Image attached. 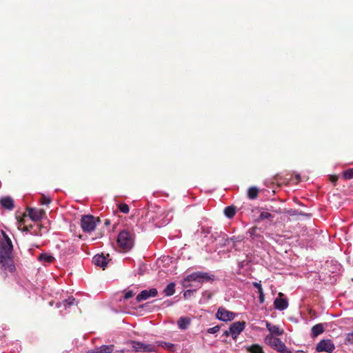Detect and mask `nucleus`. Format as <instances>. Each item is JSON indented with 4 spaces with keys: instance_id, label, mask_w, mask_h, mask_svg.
Returning a JSON list of instances; mask_svg holds the SVG:
<instances>
[{
    "instance_id": "nucleus-1",
    "label": "nucleus",
    "mask_w": 353,
    "mask_h": 353,
    "mask_svg": "<svg viewBox=\"0 0 353 353\" xmlns=\"http://www.w3.org/2000/svg\"><path fill=\"white\" fill-rule=\"evenodd\" d=\"M1 233L3 239H0V268L12 272L15 270L12 256L13 245L6 232L1 230Z\"/></svg>"
},
{
    "instance_id": "nucleus-2",
    "label": "nucleus",
    "mask_w": 353,
    "mask_h": 353,
    "mask_svg": "<svg viewBox=\"0 0 353 353\" xmlns=\"http://www.w3.org/2000/svg\"><path fill=\"white\" fill-rule=\"evenodd\" d=\"M264 341L266 344L270 345L272 348L280 353H292V352L285 345L279 338L271 335H267Z\"/></svg>"
},
{
    "instance_id": "nucleus-3",
    "label": "nucleus",
    "mask_w": 353,
    "mask_h": 353,
    "mask_svg": "<svg viewBox=\"0 0 353 353\" xmlns=\"http://www.w3.org/2000/svg\"><path fill=\"white\" fill-rule=\"evenodd\" d=\"M214 274L209 272L199 271L188 275L185 280V281H196L201 283L207 281H214Z\"/></svg>"
},
{
    "instance_id": "nucleus-4",
    "label": "nucleus",
    "mask_w": 353,
    "mask_h": 353,
    "mask_svg": "<svg viewBox=\"0 0 353 353\" xmlns=\"http://www.w3.org/2000/svg\"><path fill=\"white\" fill-rule=\"evenodd\" d=\"M117 243L124 250H130L134 244L132 234L125 230L121 232L117 238Z\"/></svg>"
},
{
    "instance_id": "nucleus-5",
    "label": "nucleus",
    "mask_w": 353,
    "mask_h": 353,
    "mask_svg": "<svg viewBox=\"0 0 353 353\" xmlns=\"http://www.w3.org/2000/svg\"><path fill=\"white\" fill-rule=\"evenodd\" d=\"M99 220L92 215H84L81 219V226L83 232H92Z\"/></svg>"
},
{
    "instance_id": "nucleus-6",
    "label": "nucleus",
    "mask_w": 353,
    "mask_h": 353,
    "mask_svg": "<svg viewBox=\"0 0 353 353\" xmlns=\"http://www.w3.org/2000/svg\"><path fill=\"white\" fill-rule=\"evenodd\" d=\"M172 219L171 212L159 211L155 216H152L150 219H152L155 225L162 227L167 225Z\"/></svg>"
},
{
    "instance_id": "nucleus-7",
    "label": "nucleus",
    "mask_w": 353,
    "mask_h": 353,
    "mask_svg": "<svg viewBox=\"0 0 353 353\" xmlns=\"http://www.w3.org/2000/svg\"><path fill=\"white\" fill-rule=\"evenodd\" d=\"M245 323L244 321H236L232 323L228 330H225L223 335L226 337L231 336L233 339H236L241 332L245 329Z\"/></svg>"
},
{
    "instance_id": "nucleus-8",
    "label": "nucleus",
    "mask_w": 353,
    "mask_h": 353,
    "mask_svg": "<svg viewBox=\"0 0 353 353\" xmlns=\"http://www.w3.org/2000/svg\"><path fill=\"white\" fill-rule=\"evenodd\" d=\"M210 239L212 242H216L220 248L227 246L230 243L229 237L223 232H212Z\"/></svg>"
},
{
    "instance_id": "nucleus-9",
    "label": "nucleus",
    "mask_w": 353,
    "mask_h": 353,
    "mask_svg": "<svg viewBox=\"0 0 353 353\" xmlns=\"http://www.w3.org/2000/svg\"><path fill=\"white\" fill-rule=\"evenodd\" d=\"M235 316L234 312H230L223 307H219L216 314V319L224 322L231 321L234 319Z\"/></svg>"
},
{
    "instance_id": "nucleus-10",
    "label": "nucleus",
    "mask_w": 353,
    "mask_h": 353,
    "mask_svg": "<svg viewBox=\"0 0 353 353\" xmlns=\"http://www.w3.org/2000/svg\"><path fill=\"white\" fill-rule=\"evenodd\" d=\"M335 349L334 343L330 339H323L316 345V350L318 352H325L332 353Z\"/></svg>"
},
{
    "instance_id": "nucleus-11",
    "label": "nucleus",
    "mask_w": 353,
    "mask_h": 353,
    "mask_svg": "<svg viewBox=\"0 0 353 353\" xmlns=\"http://www.w3.org/2000/svg\"><path fill=\"white\" fill-rule=\"evenodd\" d=\"M132 347L136 352H155L156 347L154 345L148 344V343H143L139 341H132Z\"/></svg>"
},
{
    "instance_id": "nucleus-12",
    "label": "nucleus",
    "mask_w": 353,
    "mask_h": 353,
    "mask_svg": "<svg viewBox=\"0 0 353 353\" xmlns=\"http://www.w3.org/2000/svg\"><path fill=\"white\" fill-rule=\"evenodd\" d=\"M28 216L34 221H40L44 216L45 212L42 209L29 208L28 209Z\"/></svg>"
},
{
    "instance_id": "nucleus-13",
    "label": "nucleus",
    "mask_w": 353,
    "mask_h": 353,
    "mask_svg": "<svg viewBox=\"0 0 353 353\" xmlns=\"http://www.w3.org/2000/svg\"><path fill=\"white\" fill-rule=\"evenodd\" d=\"M158 292L157 289L152 288L149 290H145L141 291L137 296V301L138 302L148 299L149 297H154L157 296Z\"/></svg>"
},
{
    "instance_id": "nucleus-14",
    "label": "nucleus",
    "mask_w": 353,
    "mask_h": 353,
    "mask_svg": "<svg viewBox=\"0 0 353 353\" xmlns=\"http://www.w3.org/2000/svg\"><path fill=\"white\" fill-rule=\"evenodd\" d=\"M92 262L97 266L105 269V268L107 266L108 263V259L103 254H97L93 257Z\"/></svg>"
},
{
    "instance_id": "nucleus-15",
    "label": "nucleus",
    "mask_w": 353,
    "mask_h": 353,
    "mask_svg": "<svg viewBox=\"0 0 353 353\" xmlns=\"http://www.w3.org/2000/svg\"><path fill=\"white\" fill-rule=\"evenodd\" d=\"M265 325L268 329V330L270 332L269 335H276V336H281L283 334V330L280 329V327L277 325H272L270 322L266 321Z\"/></svg>"
},
{
    "instance_id": "nucleus-16",
    "label": "nucleus",
    "mask_w": 353,
    "mask_h": 353,
    "mask_svg": "<svg viewBox=\"0 0 353 353\" xmlns=\"http://www.w3.org/2000/svg\"><path fill=\"white\" fill-rule=\"evenodd\" d=\"M75 304V299L72 296L69 297L67 299L63 300L61 302L57 303L56 306L57 308L66 310L67 307L74 305Z\"/></svg>"
},
{
    "instance_id": "nucleus-17",
    "label": "nucleus",
    "mask_w": 353,
    "mask_h": 353,
    "mask_svg": "<svg viewBox=\"0 0 353 353\" xmlns=\"http://www.w3.org/2000/svg\"><path fill=\"white\" fill-rule=\"evenodd\" d=\"M274 306L276 310L282 311L288 307V302L285 299L276 298L274 301Z\"/></svg>"
},
{
    "instance_id": "nucleus-18",
    "label": "nucleus",
    "mask_w": 353,
    "mask_h": 353,
    "mask_svg": "<svg viewBox=\"0 0 353 353\" xmlns=\"http://www.w3.org/2000/svg\"><path fill=\"white\" fill-rule=\"evenodd\" d=\"M1 205L8 210H12L14 208V201L10 196H5L0 199Z\"/></svg>"
},
{
    "instance_id": "nucleus-19",
    "label": "nucleus",
    "mask_w": 353,
    "mask_h": 353,
    "mask_svg": "<svg viewBox=\"0 0 353 353\" xmlns=\"http://www.w3.org/2000/svg\"><path fill=\"white\" fill-rule=\"evenodd\" d=\"M38 260L43 265L51 263L54 261V257L48 253H41L38 257Z\"/></svg>"
},
{
    "instance_id": "nucleus-20",
    "label": "nucleus",
    "mask_w": 353,
    "mask_h": 353,
    "mask_svg": "<svg viewBox=\"0 0 353 353\" xmlns=\"http://www.w3.org/2000/svg\"><path fill=\"white\" fill-rule=\"evenodd\" d=\"M113 352L112 345H101L91 350L90 353H112Z\"/></svg>"
},
{
    "instance_id": "nucleus-21",
    "label": "nucleus",
    "mask_w": 353,
    "mask_h": 353,
    "mask_svg": "<svg viewBox=\"0 0 353 353\" xmlns=\"http://www.w3.org/2000/svg\"><path fill=\"white\" fill-rule=\"evenodd\" d=\"M325 330L323 324L318 323L312 327V336L316 337L319 334H322Z\"/></svg>"
},
{
    "instance_id": "nucleus-22",
    "label": "nucleus",
    "mask_w": 353,
    "mask_h": 353,
    "mask_svg": "<svg viewBox=\"0 0 353 353\" xmlns=\"http://www.w3.org/2000/svg\"><path fill=\"white\" fill-rule=\"evenodd\" d=\"M259 190L256 186H252L248 190L247 195L250 200H254L257 198Z\"/></svg>"
},
{
    "instance_id": "nucleus-23",
    "label": "nucleus",
    "mask_w": 353,
    "mask_h": 353,
    "mask_svg": "<svg viewBox=\"0 0 353 353\" xmlns=\"http://www.w3.org/2000/svg\"><path fill=\"white\" fill-rule=\"evenodd\" d=\"M190 323V321L187 317H183V316L180 317L177 321L178 327L181 330H185Z\"/></svg>"
},
{
    "instance_id": "nucleus-24",
    "label": "nucleus",
    "mask_w": 353,
    "mask_h": 353,
    "mask_svg": "<svg viewBox=\"0 0 353 353\" xmlns=\"http://www.w3.org/2000/svg\"><path fill=\"white\" fill-rule=\"evenodd\" d=\"M246 350L250 353H265L263 347L259 344H253L252 345L248 346Z\"/></svg>"
},
{
    "instance_id": "nucleus-25",
    "label": "nucleus",
    "mask_w": 353,
    "mask_h": 353,
    "mask_svg": "<svg viewBox=\"0 0 353 353\" xmlns=\"http://www.w3.org/2000/svg\"><path fill=\"white\" fill-rule=\"evenodd\" d=\"M175 292V284L174 283H170L164 289L163 293L168 296H172Z\"/></svg>"
},
{
    "instance_id": "nucleus-26",
    "label": "nucleus",
    "mask_w": 353,
    "mask_h": 353,
    "mask_svg": "<svg viewBox=\"0 0 353 353\" xmlns=\"http://www.w3.org/2000/svg\"><path fill=\"white\" fill-rule=\"evenodd\" d=\"M159 345L161 346L163 348L168 350L169 351L173 352L175 350L174 344L171 343L161 341V342H159Z\"/></svg>"
},
{
    "instance_id": "nucleus-27",
    "label": "nucleus",
    "mask_w": 353,
    "mask_h": 353,
    "mask_svg": "<svg viewBox=\"0 0 353 353\" xmlns=\"http://www.w3.org/2000/svg\"><path fill=\"white\" fill-rule=\"evenodd\" d=\"M236 213L234 208L232 206H228L224 210V214L226 217L230 219L234 216Z\"/></svg>"
},
{
    "instance_id": "nucleus-28",
    "label": "nucleus",
    "mask_w": 353,
    "mask_h": 353,
    "mask_svg": "<svg viewBox=\"0 0 353 353\" xmlns=\"http://www.w3.org/2000/svg\"><path fill=\"white\" fill-rule=\"evenodd\" d=\"M343 176L346 179H353V168H350L343 172Z\"/></svg>"
},
{
    "instance_id": "nucleus-29",
    "label": "nucleus",
    "mask_w": 353,
    "mask_h": 353,
    "mask_svg": "<svg viewBox=\"0 0 353 353\" xmlns=\"http://www.w3.org/2000/svg\"><path fill=\"white\" fill-rule=\"evenodd\" d=\"M259 218L261 220L269 219L270 218H272V215L268 212L263 211L261 212Z\"/></svg>"
},
{
    "instance_id": "nucleus-30",
    "label": "nucleus",
    "mask_w": 353,
    "mask_h": 353,
    "mask_svg": "<svg viewBox=\"0 0 353 353\" xmlns=\"http://www.w3.org/2000/svg\"><path fill=\"white\" fill-rule=\"evenodd\" d=\"M120 211L124 214H128L130 211L129 207L125 203H121L119 205Z\"/></svg>"
},
{
    "instance_id": "nucleus-31",
    "label": "nucleus",
    "mask_w": 353,
    "mask_h": 353,
    "mask_svg": "<svg viewBox=\"0 0 353 353\" xmlns=\"http://www.w3.org/2000/svg\"><path fill=\"white\" fill-rule=\"evenodd\" d=\"M243 237L241 236H233L232 237L229 238L230 242H233V243L240 242V241H243Z\"/></svg>"
},
{
    "instance_id": "nucleus-32",
    "label": "nucleus",
    "mask_w": 353,
    "mask_h": 353,
    "mask_svg": "<svg viewBox=\"0 0 353 353\" xmlns=\"http://www.w3.org/2000/svg\"><path fill=\"white\" fill-rule=\"evenodd\" d=\"M41 202L42 205H47L51 203V199L49 197L43 195L41 199Z\"/></svg>"
},
{
    "instance_id": "nucleus-33",
    "label": "nucleus",
    "mask_w": 353,
    "mask_h": 353,
    "mask_svg": "<svg viewBox=\"0 0 353 353\" xmlns=\"http://www.w3.org/2000/svg\"><path fill=\"white\" fill-rule=\"evenodd\" d=\"M219 330H220V326L216 325V326L209 328L207 332L209 334H215V333L218 332L219 331Z\"/></svg>"
},
{
    "instance_id": "nucleus-34",
    "label": "nucleus",
    "mask_w": 353,
    "mask_h": 353,
    "mask_svg": "<svg viewBox=\"0 0 353 353\" xmlns=\"http://www.w3.org/2000/svg\"><path fill=\"white\" fill-rule=\"evenodd\" d=\"M202 233L204 234V236H207L208 234L211 233V228L208 227H202L201 228Z\"/></svg>"
},
{
    "instance_id": "nucleus-35",
    "label": "nucleus",
    "mask_w": 353,
    "mask_h": 353,
    "mask_svg": "<svg viewBox=\"0 0 353 353\" xmlns=\"http://www.w3.org/2000/svg\"><path fill=\"white\" fill-rule=\"evenodd\" d=\"M134 295V293L132 290L126 292L123 296L124 299H129Z\"/></svg>"
},
{
    "instance_id": "nucleus-36",
    "label": "nucleus",
    "mask_w": 353,
    "mask_h": 353,
    "mask_svg": "<svg viewBox=\"0 0 353 353\" xmlns=\"http://www.w3.org/2000/svg\"><path fill=\"white\" fill-rule=\"evenodd\" d=\"M346 341L349 343H353V332L347 334V335L346 336Z\"/></svg>"
},
{
    "instance_id": "nucleus-37",
    "label": "nucleus",
    "mask_w": 353,
    "mask_h": 353,
    "mask_svg": "<svg viewBox=\"0 0 353 353\" xmlns=\"http://www.w3.org/2000/svg\"><path fill=\"white\" fill-rule=\"evenodd\" d=\"M253 286L254 288H256L257 290H259V289L262 288L261 284L260 283H257V282H254L253 283Z\"/></svg>"
},
{
    "instance_id": "nucleus-38",
    "label": "nucleus",
    "mask_w": 353,
    "mask_h": 353,
    "mask_svg": "<svg viewBox=\"0 0 353 353\" xmlns=\"http://www.w3.org/2000/svg\"><path fill=\"white\" fill-rule=\"evenodd\" d=\"M259 299L260 303H263L265 301V294H261L259 296Z\"/></svg>"
},
{
    "instance_id": "nucleus-39",
    "label": "nucleus",
    "mask_w": 353,
    "mask_h": 353,
    "mask_svg": "<svg viewBox=\"0 0 353 353\" xmlns=\"http://www.w3.org/2000/svg\"><path fill=\"white\" fill-rule=\"evenodd\" d=\"M192 293V291L191 290H186L185 292H184V296L185 297H187L188 296L190 295V294Z\"/></svg>"
},
{
    "instance_id": "nucleus-40",
    "label": "nucleus",
    "mask_w": 353,
    "mask_h": 353,
    "mask_svg": "<svg viewBox=\"0 0 353 353\" xmlns=\"http://www.w3.org/2000/svg\"><path fill=\"white\" fill-rule=\"evenodd\" d=\"M258 293H259V296L261 295V294H264L262 288L258 290Z\"/></svg>"
},
{
    "instance_id": "nucleus-41",
    "label": "nucleus",
    "mask_w": 353,
    "mask_h": 353,
    "mask_svg": "<svg viewBox=\"0 0 353 353\" xmlns=\"http://www.w3.org/2000/svg\"><path fill=\"white\" fill-rule=\"evenodd\" d=\"M295 178L297 181H300L301 180V176L299 174H297L295 175Z\"/></svg>"
},
{
    "instance_id": "nucleus-42",
    "label": "nucleus",
    "mask_w": 353,
    "mask_h": 353,
    "mask_svg": "<svg viewBox=\"0 0 353 353\" xmlns=\"http://www.w3.org/2000/svg\"><path fill=\"white\" fill-rule=\"evenodd\" d=\"M23 231V232H28V231H29V228L27 226H26V227H24Z\"/></svg>"
},
{
    "instance_id": "nucleus-43",
    "label": "nucleus",
    "mask_w": 353,
    "mask_h": 353,
    "mask_svg": "<svg viewBox=\"0 0 353 353\" xmlns=\"http://www.w3.org/2000/svg\"><path fill=\"white\" fill-rule=\"evenodd\" d=\"M283 294L281 292H279V296H282Z\"/></svg>"
}]
</instances>
